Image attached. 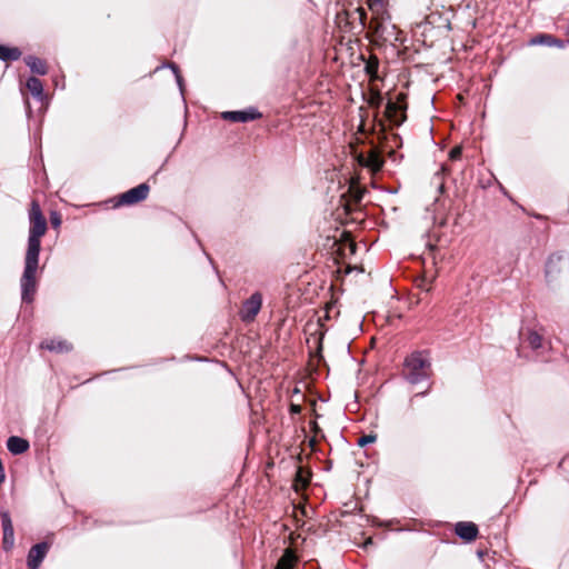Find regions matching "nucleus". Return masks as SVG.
Wrapping results in <instances>:
<instances>
[{
	"mask_svg": "<svg viewBox=\"0 0 569 569\" xmlns=\"http://www.w3.org/2000/svg\"><path fill=\"white\" fill-rule=\"evenodd\" d=\"M407 109H357L337 119L342 124L343 142L348 144L353 161L370 173L380 171L385 164V151L380 144V133L387 126L399 127Z\"/></svg>",
	"mask_w": 569,
	"mask_h": 569,
	"instance_id": "nucleus-1",
	"label": "nucleus"
},
{
	"mask_svg": "<svg viewBox=\"0 0 569 569\" xmlns=\"http://www.w3.org/2000/svg\"><path fill=\"white\" fill-rule=\"evenodd\" d=\"M29 234L24 256V268L20 279L21 300L31 303L37 292V270L41 251V238L46 234L48 222L37 200H32L28 211Z\"/></svg>",
	"mask_w": 569,
	"mask_h": 569,
	"instance_id": "nucleus-2",
	"label": "nucleus"
},
{
	"mask_svg": "<svg viewBox=\"0 0 569 569\" xmlns=\"http://www.w3.org/2000/svg\"><path fill=\"white\" fill-rule=\"evenodd\" d=\"M347 23L351 24L350 30L356 29V21L358 22L359 32L367 29L372 41L377 43H390L392 46L396 42H402L401 30L391 22V16L389 12H385L371 18L368 21L367 11L362 7L356 8L353 11H343Z\"/></svg>",
	"mask_w": 569,
	"mask_h": 569,
	"instance_id": "nucleus-3",
	"label": "nucleus"
},
{
	"mask_svg": "<svg viewBox=\"0 0 569 569\" xmlns=\"http://www.w3.org/2000/svg\"><path fill=\"white\" fill-rule=\"evenodd\" d=\"M428 350H417L405 358L403 378L411 385H418L428 380L431 362Z\"/></svg>",
	"mask_w": 569,
	"mask_h": 569,
	"instance_id": "nucleus-4",
	"label": "nucleus"
},
{
	"mask_svg": "<svg viewBox=\"0 0 569 569\" xmlns=\"http://www.w3.org/2000/svg\"><path fill=\"white\" fill-rule=\"evenodd\" d=\"M149 191V184L143 182L123 193H120L118 197L111 199L110 202H113V208L133 206L146 200L148 198Z\"/></svg>",
	"mask_w": 569,
	"mask_h": 569,
	"instance_id": "nucleus-5",
	"label": "nucleus"
},
{
	"mask_svg": "<svg viewBox=\"0 0 569 569\" xmlns=\"http://www.w3.org/2000/svg\"><path fill=\"white\" fill-rule=\"evenodd\" d=\"M261 307L262 295L259 291H256L242 302V307L239 311L240 319L243 322L253 321L259 311L261 310Z\"/></svg>",
	"mask_w": 569,
	"mask_h": 569,
	"instance_id": "nucleus-6",
	"label": "nucleus"
},
{
	"mask_svg": "<svg viewBox=\"0 0 569 569\" xmlns=\"http://www.w3.org/2000/svg\"><path fill=\"white\" fill-rule=\"evenodd\" d=\"M221 119L231 122H249L262 118L258 109L228 110L220 114Z\"/></svg>",
	"mask_w": 569,
	"mask_h": 569,
	"instance_id": "nucleus-7",
	"label": "nucleus"
},
{
	"mask_svg": "<svg viewBox=\"0 0 569 569\" xmlns=\"http://www.w3.org/2000/svg\"><path fill=\"white\" fill-rule=\"evenodd\" d=\"M50 545L47 541H41L33 545L27 556V566L29 569H38L44 560Z\"/></svg>",
	"mask_w": 569,
	"mask_h": 569,
	"instance_id": "nucleus-8",
	"label": "nucleus"
},
{
	"mask_svg": "<svg viewBox=\"0 0 569 569\" xmlns=\"http://www.w3.org/2000/svg\"><path fill=\"white\" fill-rule=\"evenodd\" d=\"M455 533L463 541H473L479 533L478 526L470 521H459L455 526Z\"/></svg>",
	"mask_w": 569,
	"mask_h": 569,
	"instance_id": "nucleus-9",
	"label": "nucleus"
},
{
	"mask_svg": "<svg viewBox=\"0 0 569 569\" xmlns=\"http://www.w3.org/2000/svg\"><path fill=\"white\" fill-rule=\"evenodd\" d=\"M562 260V254L558 253V252H555V253H551L547 261H546V266H545V276H546V279L548 282H551L556 277L557 274L560 272V262Z\"/></svg>",
	"mask_w": 569,
	"mask_h": 569,
	"instance_id": "nucleus-10",
	"label": "nucleus"
},
{
	"mask_svg": "<svg viewBox=\"0 0 569 569\" xmlns=\"http://www.w3.org/2000/svg\"><path fill=\"white\" fill-rule=\"evenodd\" d=\"M40 348L52 351V352H57V353H64V352L71 351L72 346L67 340L46 339L40 343Z\"/></svg>",
	"mask_w": 569,
	"mask_h": 569,
	"instance_id": "nucleus-11",
	"label": "nucleus"
},
{
	"mask_svg": "<svg viewBox=\"0 0 569 569\" xmlns=\"http://www.w3.org/2000/svg\"><path fill=\"white\" fill-rule=\"evenodd\" d=\"M29 447V441L18 436H11L7 440V448L14 456L24 453Z\"/></svg>",
	"mask_w": 569,
	"mask_h": 569,
	"instance_id": "nucleus-12",
	"label": "nucleus"
},
{
	"mask_svg": "<svg viewBox=\"0 0 569 569\" xmlns=\"http://www.w3.org/2000/svg\"><path fill=\"white\" fill-rule=\"evenodd\" d=\"M26 87L29 92L37 99V101L43 103L47 99V96L43 91L42 82L37 77H29L26 82Z\"/></svg>",
	"mask_w": 569,
	"mask_h": 569,
	"instance_id": "nucleus-13",
	"label": "nucleus"
},
{
	"mask_svg": "<svg viewBox=\"0 0 569 569\" xmlns=\"http://www.w3.org/2000/svg\"><path fill=\"white\" fill-rule=\"evenodd\" d=\"M26 64L29 67L31 72L44 76L48 72L47 63L44 60L36 57V56H28L24 58Z\"/></svg>",
	"mask_w": 569,
	"mask_h": 569,
	"instance_id": "nucleus-14",
	"label": "nucleus"
},
{
	"mask_svg": "<svg viewBox=\"0 0 569 569\" xmlns=\"http://www.w3.org/2000/svg\"><path fill=\"white\" fill-rule=\"evenodd\" d=\"M22 52L18 47H8L0 43V60L3 62H12L20 59Z\"/></svg>",
	"mask_w": 569,
	"mask_h": 569,
	"instance_id": "nucleus-15",
	"label": "nucleus"
},
{
	"mask_svg": "<svg viewBox=\"0 0 569 569\" xmlns=\"http://www.w3.org/2000/svg\"><path fill=\"white\" fill-rule=\"evenodd\" d=\"M525 336V341L532 350L542 348L543 338L540 333L532 329H528L527 332H521Z\"/></svg>",
	"mask_w": 569,
	"mask_h": 569,
	"instance_id": "nucleus-16",
	"label": "nucleus"
},
{
	"mask_svg": "<svg viewBox=\"0 0 569 569\" xmlns=\"http://www.w3.org/2000/svg\"><path fill=\"white\" fill-rule=\"evenodd\" d=\"M368 9L372 12V17L388 12L387 7L389 0H366Z\"/></svg>",
	"mask_w": 569,
	"mask_h": 569,
	"instance_id": "nucleus-17",
	"label": "nucleus"
},
{
	"mask_svg": "<svg viewBox=\"0 0 569 569\" xmlns=\"http://www.w3.org/2000/svg\"><path fill=\"white\" fill-rule=\"evenodd\" d=\"M379 59L377 57H370V59L365 64L366 73L371 79H379Z\"/></svg>",
	"mask_w": 569,
	"mask_h": 569,
	"instance_id": "nucleus-18",
	"label": "nucleus"
},
{
	"mask_svg": "<svg viewBox=\"0 0 569 569\" xmlns=\"http://www.w3.org/2000/svg\"><path fill=\"white\" fill-rule=\"evenodd\" d=\"M530 44L532 46H547V47H553L555 43V37L549 33H539L530 39Z\"/></svg>",
	"mask_w": 569,
	"mask_h": 569,
	"instance_id": "nucleus-19",
	"label": "nucleus"
},
{
	"mask_svg": "<svg viewBox=\"0 0 569 569\" xmlns=\"http://www.w3.org/2000/svg\"><path fill=\"white\" fill-rule=\"evenodd\" d=\"M46 110L47 109H32V108L26 109V116H27V119L29 122V129H31L32 127L38 129L39 124L37 122V119H41L43 117V111H46Z\"/></svg>",
	"mask_w": 569,
	"mask_h": 569,
	"instance_id": "nucleus-20",
	"label": "nucleus"
},
{
	"mask_svg": "<svg viewBox=\"0 0 569 569\" xmlns=\"http://www.w3.org/2000/svg\"><path fill=\"white\" fill-rule=\"evenodd\" d=\"M14 543V530L8 529L3 530L2 545L4 550H9L13 547Z\"/></svg>",
	"mask_w": 569,
	"mask_h": 569,
	"instance_id": "nucleus-21",
	"label": "nucleus"
},
{
	"mask_svg": "<svg viewBox=\"0 0 569 569\" xmlns=\"http://www.w3.org/2000/svg\"><path fill=\"white\" fill-rule=\"evenodd\" d=\"M376 440H377L376 433L362 435L361 437L358 438L357 445L359 447L363 448V447H367L368 445L376 442Z\"/></svg>",
	"mask_w": 569,
	"mask_h": 569,
	"instance_id": "nucleus-22",
	"label": "nucleus"
},
{
	"mask_svg": "<svg viewBox=\"0 0 569 569\" xmlns=\"http://www.w3.org/2000/svg\"><path fill=\"white\" fill-rule=\"evenodd\" d=\"M0 517H1L2 531L8 530V529H13L12 520H11L9 511H1Z\"/></svg>",
	"mask_w": 569,
	"mask_h": 569,
	"instance_id": "nucleus-23",
	"label": "nucleus"
},
{
	"mask_svg": "<svg viewBox=\"0 0 569 569\" xmlns=\"http://www.w3.org/2000/svg\"><path fill=\"white\" fill-rule=\"evenodd\" d=\"M168 68H170L176 77V80H177V83L180 88V90L182 91V82H183V79H182V76L180 73V69L178 67V64H176L174 62H170L167 64Z\"/></svg>",
	"mask_w": 569,
	"mask_h": 569,
	"instance_id": "nucleus-24",
	"label": "nucleus"
},
{
	"mask_svg": "<svg viewBox=\"0 0 569 569\" xmlns=\"http://www.w3.org/2000/svg\"><path fill=\"white\" fill-rule=\"evenodd\" d=\"M50 223L52 228L58 229L62 223L61 214L58 211L50 212Z\"/></svg>",
	"mask_w": 569,
	"mask_h": 569,
	"instance_id": "nucleus-25",
	"label": "nucleus"
},
{
	"mask_svg": "<svg viewBox=\"0 0 569 569\" xmlns=\"http://www.w3.org/2000/svg\"><path fill=\"white\" fill-rule=\"evenodd\" d=\"M461 156H462V148L460 146H456L449 151V159L452 161L459 160L461 158Z\"/></svg>",
	"mask_w": 569,
	"mask_h": 569,
	"instance_id": "nucleus-26",
	"label": "nucleus"
},
{
	"mask_svg": "<svg viewBox=\"0 0 569 569\" xmlns=\"http://www.w3.org/2000/svg\"><path fill=\"white\" fill-rule=\"evenodd\" d=\"M289 412H290V415H292V416H295V415H299V413L301 412V407H300V405L290 403Z\"/></svg>",
	"mask_w": 569,
	"mask_h": 569,
	"instance_id": "nucleus-27",
	"label": "nucleus"
},
{
	"mask_svg": "<svg viewBox=\"0 0 569 569\" xmlns=\"http://www.w3.org/2000/svg\"><path fill=\"white\" fill-rule=\"evenodd\" d=\"M276 569H291V568H290V565L284 559H281L277 563Z\"/></svg>",
	"mask_w": 569,
	"mask_h": 569,
	"instance_id": "nucleus-28",
	"label": "nucleus"
},
{
	"mask_svg": "<svg viewBox=\"0 0 569 569\" xmlns=\"http://www.w3.org/2000/svg\"><path fill=\"white\" fill-rule=\"evenodd\" d=\"M553 47L565 48V41L555 37Z\"/></svg>",
	"mask_w": 569,
	"mask_h": 569,
	"instance_id": "nucleus-29",
	"label": "nucleus"
},
{
	"mask_svg": "<svg viewBox=\"0 0 569 569\" xmlns=\"http://www.w3.org/2000/svg\"><path fill=\"white\" fill-rule=\"evenodd\" d=\"M187 114H188V108H184V111H183V130L187 127Z\"/></svg>",
	"mask_w": 569,
	"mask_h": 569,
	"instance_id": "nucleus-30",
	"label": "nucleus"
},
{
	"mask_svg": "<svg viewBox=\"0 0 569 569\" xmlns=\"http://www.w3.org/2000/svg\"><path fill=\"white\" fill-rule=\"evenodd\" d=\"M438 190H439V192H441V193L445 191V184H443V182H440V183H439V186H438Z\"/></svg>",
	"mask_w": 569,
	"mask_h": 569,
	"instance_id": "nucleus-31",
	"label": "nucleus"
},
{
	"mask_svg": "<svg viewBox=\"0 0 569 569\" xmlns=\"http://www.w3.org/2000/svg\"><path fill=\"white\" fill-rule=\"evenodd\" d=\"M373 541H372V538H369L366 542H365V547H367L368 545H372Z\"/></svg>",
	"mask_w": 569,
	"mask_h": 569,
	"instance_id": "nucleus-32",
	"label": "nucleus"
},
{
	"mask_svg": "<svg viewBox=\"0 0 569 569\" xmlns=\"http://www.w3.org/2000/svg\"><path fill=\"white\" fill-rule=\"evenodd\" d=\"M292 393H293V395H299V393H300L299 388H297V387H296V388H293Z\"/></svg>",
	"mask_w": 569,
	"mask_h": 569,
	"instance_id": "nucleus-33",
	"label": "nucleus"
},
{
	"mask_svg": "<svg viewBox=\"0 0 569 569\" xmlns=\"http://www.w3.org/2000/svg\"><path fill=\"white\" fill-rule=\"evenodd\" d=\"M446 170H447L446 164H442V166H441V168H440V171H441V172H445Z\"/></svg>",
	"mask_w": 569,
	"mask_h": 569,
	"instance_id": "nucleus-34",
	"label": "nucleus"
},
{
	"mask_svg": "<svg viewBox=\"0 0 569 569\" xmlns=\"http://www.w3.org/2000/svg\"><path fill=\"white\" fill-rule=\"evenodd\" d=\"M386 107L391 108V107H397V106H396V104H393V103H391V102H388V103L386 104Z\"/></svg>",
	"mask_w": 569,
	"mask_h": 569,
	"instance_id": "nucleus-35",
	"label": "nucleus"
},
{
	"mask_svg": "<svg viewBox=\"0 0 569 569\" xmlns=\"http://www.w3.org/2000/svg\"><path fill=\"white\" fill-rule=\"evenodd\" d=\"M430 103H431L432 106L435 104V98H433V97H431V98H430Z\"/></svg>",
	"mask_w": 569,
	"mask_h": 569,
	"instance_id": "nucleus-36",
	"label": "nucleus"
},
{
	"mask_svg": "<svg viewBox=\"0 0 569 569\" xmlns=\"http://www.w3.org/2000/svg\"><path fill=\"white\" fill-rule=\"evenodd\" d=\"M182 137H183V133H180V137H179V139H178V142H181Z\"/></svg>",
	"mask_w": 569,
	"mask_h": 569,
	"instance_id": "nucleus-37",
	"label": "nucleus"
},
{
	"mask_svg": "<svg viewBox=\"0 0 569 569\" xmlns=\"http://www.w3.org/2000/svg\"><path fill=\"white\" fill-rule=\"evenodd\" d=\"M182 137H183V133H180V137H179V139H178V142H181Z\"/></svg>",
	"mask_w": 569,
	"mask_h": 569,
	"instance_id": "nucleus-38",
	"label": "nucleus"
},
{
	"mask_svg": "<svg viewBox=\"0 0 569 569\" xmlns=\"http://www.w3.org/2000/svg\"><path fill=\"white\" fill-rule=\"evenodd\" d=\"M182 137H183V133H180V137H179V139H178V142H181Z\"/></svg>",
	"mask_w": 569,
	"mask_h": 569,
	"instance_id": "nucleus-39",
	"label": "nucleus"
},
{
	"mask_svg": "<svg viewBox=\"0 0 569 569\" xmlns=\"http://www.w3.org/2000/svg\"><path fill=\"white\" fill-rule=\"evenodd\" d=\"M482 555H483L482 551H478L479 557H482Z\"/></svg>",
	"mask_w": 569,
	"mask_h": 569,
	"instance_id": "nucleus-40",
	"label": "nucleus"
}]
</instances>
